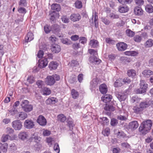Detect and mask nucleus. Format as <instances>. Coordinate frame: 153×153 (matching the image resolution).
<instances>
[{
    "mask_svg": "<svg viewBox=\"0 0 153 153\" xmlns=\"http://www.w3.org/2000/svg\"><path fill=\"white\" fill-rule=\"evenodd\" d=\"M152 126L151 120H147L143 122L139 128V131L142 134H145L151 129Z\"/></svg>",
    "mask_w": 153,
    "mask_h": 153,
    "instance_id": "nucleus-1",
    "label": "nucleus"
},
{
    "mask_svg": "<svg viewBox=\"0 0 153 153\" xmlns=\"http://www.w3.org/2000/svg\"><path fill=\"white\" fill-rule=\"evenodd\" d=\"M60 79L59 75L54 74L52 76H48L45 79V82L48 85H52L56 81H59Z\"/></svg>",
    "mask_w": 153,
    "mask_h": 153,
    "instance_id": "nucleus-2",
    "label": "nucleus"
},
{
    "mask_svg": "<svg viewBox=\"0 0 153 153\" xmlns=\"http://www.w3.org/2000/svg\"><path fill=\"white\" fill-rule=\"evenodd\" d=\"M140 88L135 90V92L137 94H143L146 92L148 87V85L144 80H140Z\"/></svg>",
    "mask_w": 153,
    "mask_h": 153,
    "instance_id": "nucleus-3",
    "label": "nucleus"
},
{
    "mask_svg": "<svg viewBox=\"0 0 153 153\" xmlns=\"http://www.w3.org/2000/svg\"><path fill=\"white\" fill-rule=\"evenodd\" d=\"M21 106L23 110L27 112H30L33 109V105L29 104V102L27 100H24L22 101Z\"/></svg>",
    "mask_w": 153,
    "mask_h": 153,
    "instance_id": "nucleus-4",
    "label": "nucleus"
},
{
    "mask_svg": "<svg viewBox=\"0 0 153 153\" xmlns=\"http://www.w3.org/2000/svg\"><path fill=\"white\" fill-rule=\"evenodd\" d=\"M12 127L16 130H19L22 128V123L19 120L13 121L12 123Z\"/></svg>",
    "mask_w": 153,
    "mask_h": 153,
    "instance_id": "nucleus-5",
    "label": "nucleus"
},
{
    "mask_svg": "<svg viewBox=\"0 0 153 153\" xmlns=\"http://www.w3.org/2000/svg\"><path fill=\"white\" fill-rule=\"evenodd\" d=\"M48 64L47 59V58L43 57L39 60L38 66L40 68H42L45 67Z\"/></svg>",
    "mask_w": 153,
    "mask_h": 153,
    "instance_id": "nucleus-6",
    "label": "nucleus"
},
{
    "mask_svg": "<svg viewBox=\"0 0 153 153\" xmlns=\"http://www.w3.org/2000/svg\"><path fill=\"white\" fill-rule=\"evenodd\" d=\"M37 123L42 126H44L46 125L47 120L42 115L39 116L37 120Z\"/></svg>",
    "mask_w": 153,
    "mask_h": 153,
    "instance_id": "nucleus-7",
    "label": "nucleus"
},
{
    "mask_svg": "<svg viewBox=\"0 0 153 153\" xmlns=\"http://www.w3.org/2000/svg\"><path fill=\"white\" fill-rule=\"evenodd\" d=\"M100 84L99 81L97 78L93 79L90 82V89L92 91Z\"/></svg>",
    "mask_w": 153,
    "mask_h": 153,
    "instance_id": "nucleus-8",
    "label": "nucleus"
},
{
    "mask_svg": "<svg viewBox=\"0 0 153 153\" xmlns=\"http://www.w3.org/2000/svg\"><path fill=\"white\" fill-rule=\"evenodd\" d=\"M34 122L31 120H27L24 122V126L27 129L32 128L34 127Z\"/></svg>",
    "mask_w": 153,
    "mask_h": 153,
    "instance_id": "nucleus-9",
    "label": "nucleus"
},
{
    "mask_svg": "<svg viewBox=\"0 0 153 153\" xmlns=\"http://www.w3.org/2000/svg\"><path fill=\"white\" fill-rule=\"evenodd\" d=\"M51 29L52 31L55 34H57L59 37H62L61 35H60L59 33L60 31V29L59 26L57 25H52L51 26Z\"/></svg>",
    "mask_w": 153,
    "mask_h": 153,
    "instance_id": "nucleus-10",
    "label": "nucleus"
},
{
    "mask_svg": "<svg viewBox=\"0 0 153 153\" xmlns=\"http://www.w3.org/2000/svg\"><path fill=\"white\" fill-rule=\"evenodd\" d=\"M116 46L118 50L120 51H124L127 48V45L124 42L118 43L117 44Z\"/></svg>",
    "mask_w": 153,
    "mask_h": 153,
    "instance_id": "nucleus-11",
    "label": "nucleus"
},
{
    "mask_svg": "<svg viewBox=\"0 0 153 153\" xmlns=\"http://www.w3.org/2000/svg\"><path fill=\"white\" fill-rule=\"evenodd\" d=\"M139 124L137 121H134L130 122L128 125L129 128L132 130H135L138 127Z\"/></svg>",
    "mask_w": 153,
    "mask_h": 153,
    "instance_id": "nucleus-12",
    "label": "nucleus"
},
{
    "mask_svg": "<svg viewBox=\"0 0 153 153\" xmlns=\"http://www.w3.org/2000/svg\"><path fill=\"white\" fill-rule=\"evenodd\" d=\"M27 114L24 112H19L16 115V118L21 120L25 119L27 118Z\"/></svg>",
    "mask_w": 153,
    "mask_h": 153,
    "instance_id": "nucleus-13",
    "label": "nucleus"
},
{
    "mask_svg": "<svg viewBox=\"0 0 153 153\" xmlns=\"http://www.w3.org/2000/svg\"><path fill=\"white\" fill-rule=\"evenodd\" d=\"M51 49L52 51L55 53H58L61 51L60 46L56 44H53Z\"/></svg>",
    "mask_w": 153,
    "mask_h": 153,
    "instance_id": "nucleus-14",
    "label": "nucleus"
},
{
    "mask_svg": "<svg viewBox=\"0 0 153 153\" xmlns=\"http://www.w3.org/2000/svg\"><path fill=\"white\" fill-rule=\"evenodd\" d=\"M19 101H16L15 102L13 108L10 111L12 115H13L17 112V110L16 107L19 105Z\"/></svg>",
    "mask_w": 153,
    "mask_h": 153,
    "instance_id": "nucleus-15",
    "label": "nucleus"
},
{
    "mask_svg": "<svg viewBox=\"0 0 153 153\" xmlns=\"http://www.w3.org/2000/svg\"><path fill=\"white\" fill-rule=\"evenodd\" d=\"M81 19V16L78 13L72 14L70 16V19L72 21L75 22L79 21Z\"/></svg>",
    "mask_w": 153,
    "mask_h": 153,
    "instance_id": "nucleus-16",
    "label": "nucleus"
},
{
    "mask_svg": "<svg viewBox=\"0 0 153 153\" xmlns=\"http://www.w3.org/2000/svg\"><path fill=\"white\" fill-rule=\"evenodd\" d=\"M18 136L19 139L24 140H27L28 135V133L26 132H21L19 134Z\"/></svg>",
    "mask_w": 153,
    "mask_h": 153,
    "instance_id": "nucleus-17",
    "label": "nucleus"
},
{
    "mask_svg": "<svg viewBox=\"0 0 153 153\" xmlns=\"http://www.w3.org/2000/svg\"><path fill=\"white\" fill-rule=\"evenodd\" d=\"M99 90L102 94H106L108 91V88L106 85L105 84H102L99 87Z\"/></svg>",
    "mask_w": 153,
    "mask_h": 153,
    "instance_id": "nucleus-18",
    "label": "nucleus"
},
{
    "mask_svg": "<svg viewBox=\"0 0 153 153\" xmlns=\"http://www.w3.org/2000/svg\"><path fill=\"white\" fill-rule=\"evenodd\" d=\"M150 105V102L144 101L140 103L139 106L143 110L144 108L148 107Z\"/></svg>",
    "mask_w": 153,
    "mask_h": 153,
    "instance_id": "nucleus-19",
    "label": "nucleus"
},
{
    "mask_svg": "<svg viewBox=\"0 0 153 153\" xmlns=\"http://www.w3.org/2000/svg\"><path fill=\"white\" fill-rule=\"evenodd\" d=\"M33 33L30 32H28L25 38V42H30L33 39Z\"/></svg>",
    "mask_w": 153,
    "mask_h": 153,
    "instance_id": "nucleus-20",
    "label": "nucleus"
},
{
    "mask_svg": "<svg viewBox=\"0 0 153 153\" xmlns=\"http://www.w3.org/2000/svg\"><path fill=\"white\" fill-rule=\"evenodd\" d=\"M90 62L92 63H95L96 64H99L101 62V60L97 58L96 56H92L89 58Z\"/></svg>",
    "mask_w": 153,
    "mask_h": 153,
    "instance_id": "nucleus-21",
    "label": "nucleus"
},
{
    "mask_svg": "<svg viewBox=\"0 0 153 153\" xmlns=\"http://www.w3.org/2000/svg\"><path fill=\"white\" fill-rule=\"evenodd\" d=\"M112 97L111 95L107 94L102 98V100L105 102H108L111 101Z\"/></svg>",
    "mask_w": 153,
    "mask_h": 153,
    "instance_id": "nucleus-22",
    "label": "nucleus"
},
{
    "mask_svg": "<svg viewBox=\"0 0 153 153\" xmlns=\"http://www.w3.org/2000/svg\"><path fill=\"white\" fill-rule=\"evenodd\" d=\"M142 74L145 77H149L153 74V72L150 70L146 69L143 71Z\"/></svg>",
    "mask_w": 153,
    "mask_h": 153,
    "instance_id": "nucleus-23",
    "label": "nucleus"
},
{
    "mask_svg": "<svg viewBox=\"0 0 153 153\" xmlns=\"http://www.w3.org/2000/svg\"><path fill=\"white\" fill-rule=\"evenodd\" d=\"M115 133L117 135V137L120 139H126L127 137L126 135L122 131H119Z\"/></svg>",
    "mask_w": 153,
    "mask_h": 153,
    "instance_id": "nucleus-24",
    "label": "nucleus"
},
{
    "mask_svg": "<svg viewBox=\"0 0 153 153\" xmlns=\"http://www.w3.org/2000/svg\"><path fill=\"white\" fill-rule=\"evenodd\" d=\"M89 45L92 48H97L99 46V42L98 41L96 40H91L89 43Z\"/></svg>",
    "mask_w": 153,
    "mask_h": 153,
    "instance_id": "nucleus-25",
    "label": "nucleus"
},
{
    "mask_svg": "<svg viewBox=\"0 0 153 153\" xmlns=\"http://www.w3.org/2000/svg\"><path fill=\"white\" fill-rule=\"evenodd\" d=\"M134 12L136 15H141L143 13V10L140 7L137 6L134 8Z\"/></svg>",
    "mask_w": 153,
    "mask_h": 153,
    "instance_id": "nucleus-26",
    "label": "nucleus"
},
{
    "mask_svg": "<svg viewBox=\"0 0 153 153\" xmlns=\"http://www.w3.org/2000/svg\"><path fill=\"white\" fill-rule=\"evenodd\" d=\"M58 66V64L56 62L52 61L49 63V68L51 70H55L57 68Z\"/></svg>",
    "mask_w": 153,
    "mask_h": 153,
    "instance_id": "nucleus-27",
    "label": "nucleus"
},
{
    "mask_svg": "<svg viewBox=\"0 0 153 153\" xmlns=\"http://www.w3.org/2000/svg\"><path fill=\"white\" fill-rule=\"evenodd\" d=\"M129 8L126 5H124L119 7L118 8V10L119 12L121 13H125L128 12Z\"/></svg>",
    "mask_w": 153,
    "mask_h": 153,
    "instance_id": "nucleus-28",
    "label": "nucleus"
},
{
    "mask_svg": "<svg viewBox=\"0 0 153 153\" xmlns=\"http://www.w3.org/2000/svg\"><path fill=\"white\" fill-rule=\"evenodd\" d=\"M57 102V100L56 98L54 97H51L49 98L46 100L45 101L46 104H54Z\"/></svg>",
    "mask_w": 153,
    "mask_h": 153,
    "instance_id": "nucleus-29",
    "label": "nucleus"
},
{
    "mask_svg": "<svg viewBox=\"0 0 153 153\" xmlns=\"http://www.w3.org/2000/svg\"><path fill=\"white\" fill-rule=\"evenodd\" d=\"M122 80V79L119 78L117 79L114 83V86L115 87H118L122 86L123 85Z\"/></svg>",
    "mask_w": 153,
    "mask_h": 153,
    "instance_id": "nucleus-30",
    "label": "nucleus"
},
{
    "mask_svg": "<svg viewBox=\"0 0 153 153\" xmlns=\"http://www.w3.org/2000/svg\"><path fill=\"white\" fill-rule=\"evenodd\" d=\"M127 95L124 93H120L117 95V97L120 101H124L126 98Z\"/></svg>",
    "mask_w": 153,
    "mask_h": 153,
    "instance_id": "nucleus-31",
    "label": "nucleus"
},
{
    "mask_svg": "<svg viewBox=\"0 0 153 153\" xmlns=\"http://www.w3.org/2000/svg\"><path fill=\"white\" fill-rule=\"evenodd\" d=\"M127 74L129 77H133L136 75V71L133 69H129L128 70Z\"/></svg>",
    "mask_w": 153,
    "mask_h": 153,
    "instance_id": "nucleus-32",
    "label": "nucleus"
},
{
    "mask_svg": "<svg viewBox=\"0 0 153 153\" xmlns=\"http://www.w3.org/2000/svg\"><path fill=\"white\" fill-rule=\"evenodd\" d=\"M104 109L106 111H113L115 110L114 107L112 105L107 103L105 106L104 107Z\"/></svg>",
    "mask_w": 153,
    "mask_h": 153,
    "instance_id": "nucleus-33",
    "label": "nucleus"
},
{
    "mask_svg": "<svg viewBox=\"0 0 153 153\" xmlns=\"http://www.w3.org/2000/svg\"><path fill=\"white\" fill-rule=\"evenodd\" d=\"M153 45V40L149 39L145 43V46L146 48H149Z\"/></svg>",
    "mask_w": 153,
    "mask_h": 153,
    "instance_id": "nucleus-34",
    "label": "nucleus"
},
{
    "mask_svg": "<svg viewBox=\"0 0 153 153\" xmlns=\"http://www.w3.org/2000/svg\"><path fill=\"white\" fill-rule=\"evenodd\" d=\"M51 9L53 10L59 11L60 10L61 7L60 5L57 4H54L51 5Z\"/></svg>",
    "mask_w": 153,
    "mask_h": 153,
    "instance_id": "nucleus-35",
    "label": "nucleus"
},
{
    "mask_svg": "<svg viewBox=\"0 0 153 153\" xmlns=\"http://www.w3.org/2000/svg\"><path fill=\"white\" fill-rule=\"evenodd\" d=\"M146 11L149 13H152L153 12V7L150 4L147 5L145 7Z\"/></svg>",
    "mask_w": 153,
    "mask_h": 153,
    "instance_id": "nucleus-36",
    "label": "nucleus"
},
{
    "mask_svg": "<svg viewBox=\"0 0 153 153\" xmlns=\"http://www.w3.org/2000/svg\"><path fill=\"white\" fill-rule=\"evenodd\" d=\"M71 94L72 97L74 99H76L79 96V93L78 92L76 91L74 89H72L71 91Z\"/></svg>",
    "mask_w": 153,
    "mask_h": 153,
    "instance_id": "nucleus-37",
    "label": "nucleus"
},
{
    "mask_svg": "<svg viewBox=\"0 0 153 153\" xmlns=\"http://www.w3.org/2000/svg\"><path fill=\"white\" fill-rule=\"evenodd\" d=\"M7 146L8 145L7 143H4L0 146V150L3 152H6L7 150Z\"/></svg>",
    "mask_w": 153,
    "mask_h": 153,
    "instance_id": "nucleus-38",
    "label": "nucleus"
},
{
    "mask_svg": "<svg viewBox=\"0 0 153 153\" xmlns=\"http://www.w3.org/2000/svg\"><path fill=\"white\" fill-rule=\"evenodd\" d=\"M43 94L48 95H49L51 92L50 89L46 87H44L42 90Z\"/></svg>",
    "mask_w": 153,
    "mask_h": 153,
    "instance_id": "nucleus-39",
    "label": "nucleus"
},
{
    "mask_svg": "<svg viewBox=\"0 0 153 153\" xmlns=\"http://www.w3.org/2000/svg\"><path fill=\"white\" fill-rule=\"evenodd\" d=\"M58 120L62 122H64L66 119V117L63 114H59L58 116Z\"/></svg>",
    "mask_w": 153,
    "mask_h": 153,
    "instance_id": "nucleus-40",
    "label": "nucleus"
},
{
    "mask_svg": "<svg viewBox=\"0 0 153 153\" xmlns=\"http://www.w3.org/2000/svg\"><path fill=\"white\" fill-rule=\"evenodd\" d=\"M133 110L134 112L136 114H138L143 111L142 109L140 107H139L136 106H135L133 107Z\"/></svg>",
    "mask_w": 153,
    "mask_h": 153,
    "instance_id": "nucleus-41",
    "label": "nucleus"
},
{
    "mask_svg": "<svg viewBox=\"0 0 153 153\" xmlns=\"http://www.w3.org/2000/svg\"><path fill=\"white\" fill-rule=\"evenodd\" d=\"M126 33L127 35L129 37H132L135 34L134 32L130 29H127L126 30Z\"/></svg>",
    "mask_w": 153,
    "mask_h": 153,
    "instance_id": "nucleus-42",
    "label": "nucleus"
},
{
    "mask_svg": "<svg viewBox=\"0 0 153 153\" xmlns=\"http://www.w3.org/2000/svg\"><path fill=\"white\" fill-rule=\"evenodd\" d=\"M106 43L109 45H114L115 44V41L110 38H107L105 39Z\"/></svg>",
    "mask_w": 153,
    "mask_h": 153,
    "instance_id": "nucleus-43",
    "label": "nucleus"
},
{
    "mask_svg": "<svg viewBox=\"0 0 153 153\" xmlns=\"http://www.w3.org/2000/svg\"><path fill=\"white\" fill-rule=\"evenodd\" d=\"M142 39V36L140 35H137L134 37V40L136 42H140Z\"/></svg>",
    "mask_w": 153,
    "mask_h": 153,
    "instance_id": "nucleus-44",
    "label": "nucleus"
},
{
    "mask_svg": "<svg viewBox=\"0 0 153 153\" xmlns=\"http://www.w3.org/2000/svg\"><path fill=\"white\" fill-rule=\"evenodd\" d=\"M110 131L109 128H107L102 131V133L104 136H108L110 134Z\"/></svg>",
    "mask_w": 153,
    "mask_h": 153,
    "instance_id": "nucleus-45",
    "label": "nucleus"
},
{
    "mask_svg": "<svg viewBox=\"0 0 153 153\" xmlns=\"http://www.w3.org/2000/svg\"><path fill=\"white\" fill-rule=\"evenodd\" d=\"M44 30L46 33H48L52 30L51 27L48 25H46L44 27Z\"/></svg>",
    "mask_w": 153,
    "mask_h": 153,
    "instance_id": "nucleus-46",
    "label": "nucleus"
},
{
    "mask_svg": "<svg viewBox=\"0 0 153 153\" xmlns=\"http://www.w3.org/2000/svg\"><path fill=\"white\" fill-rule=\"evenodd\" d=\"M140 99L137 96H133L131 99V102L133 103L138 102L140 101Z\"/></svg>",
    "mask_w": 153,
    "mask_h": 153,
    "instance_id": "nucleus-47",
    "label": "nucleus"
},
{
    "mask_svg": "<svg viewBox=\"0 0 153 153\" xmlns=\"http://www.w3.org/2000/svg\"><path fill=\"white\" fill-rule=\"evenodd\" d=\"M75 7L79 9L81 8L82 7V2L79 1H76L75 3Z\"/></svg>",
    "mask_w": 153,
    "mask_h": 153,
    "instance_id": "nucleus-48",
    "label": "nucleus"
},
{
    "mask_svg": "<svg viewBox=\"0 0 153 153\" xmlns=\"http://www.w3.org/2000/svg\"><path fill=\"white\" fill-rule=\"evenodd\" d=\"M36 84L39 88H42L43 86L44 82L42 80H39L36 82Z\"/></svg>",
    "mask_w": 153,
    "mask_h": 153,
    "instance_id": "nucleus-49",
    "label": "nucleus"
},
{
    "mask_svg": "<svg viewBox=\"0 0 153 153\" xmlns=\"http://www.w3.org/2000/svg\"><path fill=\"white\" fill-rule=\"evenodd\" d=\"M62 42L65 44L69 45L71 44V42L67 39H63L62 40Z\"/></svg>",
    "mask_w": 153,
    "mask_h": 153,
    "instance_id": "nucleus-50",
    "label": "nucleus"
},
{
    "mask_svg": "<svg viewBox=\"0 0 153 153\" xmlns=\"http://www.w3.org/2000/svg\"><path fill=\"white\" fill-rule=\"evenodd\" d=\"M137 54V53L135 51H129L126 52V54L128 55H131L132 56H136Z\"/></svg>",
    "mask_w": 153,
    "mask_h": 153,
    "instance_id": "nucleus-51",
    "label": "nucleus"
},
{
    "mask_svg": "<svg viewBox=\"0 0 153 153\" xmlns=\"http://www.w3.org/2000/svg\"><path fill=\"white\" fill-rule=\"evenodd\" d=\"M61 19L62 21L64 23H68L69 22V19L65 16H63L62 17Z\"/></svg>",
    "mask_w": 153,
    "mask_h": 153,
    "instance_id": "nucleus-52",
    "label": "nucleus"
},
{
    "mask_svg": "<svg viewBox=\"0 0 153 153\" xmlns=\"http://www.w3.org/2000/svg\"><path fill=\"white\" fill-rule=\"evenodd\" d=\"M87 41V39L84 37H81L79 38V42L81 43L84 44L86 43Z\"/></svg>",
    "mask_w": 153,
    "mask_h": 153,
    "instance_id": "nucleus-53",
    "label": "nucleus"
},
{
    "mask_svg": "<svg viewBox=\"0 0 153 153\" xmlns=\"http://www.w3.org/2000/svg\"><path fill=\"white\" fill-rule=\"evenodd\" d=\"M10 136L8 134L3 135L1 138V141L3 142H5L7 141Z\"/></svg>",
    "mask_w": 153,
    "mask_h": 153,
    "instance_id": "nucleus-54",
    "label": "nucleus"
},
{
    "mask_svg": "<svg viewBox=\"0 0 153 153\" xmlns=\"http://www.w3.org/2000/svg\"><path fill=\"white\" fill-rule=\"evenodd\" d=\"M118 1L121 4H130L132 1V0H118Z\"/></svg>",
    "mask_w": 153,
    "mask_h": 153,
    "instance_id": "nucleus-55",
    "label": "nucleus"
},
{
    "mask_svg": "<svg viewBox=\"0 0 153 153\" xmlns=\"http://www.w3.org/2000/svg\"><path fill=\"white\" fill-rule=\"evenodd\" d=\"M27 80L30 83L32 84L34 82V79L33 76H30L28 77Z\"/></svg>",
    "mask_w": 153,
    "mask_h": 153,
    "instance_id": "nucleus-56",
    "label": "nucleus"
},
{
    "mask_svg": "<svg viewBox=\"0 0 153 153\" xmlns=\"http://www.w3.org/2000/svg\"><path fill=\"white\" fill-rule=\"evenodd\" d=\"M54 149L57 153H59L60 151L59 148V144L57 143H56L54 144Z\"/></svg>",
    "mask_w": 153,
    "mask_h": 153,
    "instance_id": "nucleus-57",
    "label": "nucleus"
},
{
    "mask_svg": "<svg viewBox=\"0 0 153 153\" xmlns=\"http://www.w3.org/2000/svg\"><path fill=\"white\" fill-rule=\"evenodd\" d=\"M102 21L106 25H108L110 22V21L108 19L105 18H102Z\"/></svg>",
    "mask_w": 153,
    "mask_h": 153,
    "instance_id": "nucleus-58",
    "label": "nucleus"
},
{
    "mask_svg": "<svg viewBox=\"0 0 153 153\" xmlns=\"http://www.w3.org/2000/svg\"><path fill=\"white\" fill-rule=\"evenodd\" d=\"M117 123V121L116 119L113 118L111 119V124L112 126H114L116 125Z\"/></svg>",
    "mask_w": 153,
    "mask_h": 153,
    "instance_id": "nucleus-59",
    "label": "nucleus"
},
{
    "mask_svg": "<svg viewBox=\"0 0 153 153\" xmlns=\"http://www.w3.org/2000/svg\"><path fill=\"white\" fill-rule=\"evenodd\" d=\"M27 4L26 0H20L19 3V5L22 6H26Z\"/></svg>",
    "mask_w": 153,
    "mask_h": 153,
    "instance_id": "nucleus-60",
    "label": "nucleus"
},
{
    "mask_svg": "<svg viewBox=\"0 0 153 153\" xmlns=\"http://www.w3.org/2000/svg\"><path fill=\"white\" fill-rule=\"evenodd\" d=\"M117 118L118 120L121 121L126 120L127 119V118L126 116L121 115H118Z\"/></svg>",
    "mask_w": 153,
    "mask_h": 153,
    "instance_id": "nucleus-61",
    "label": "nucleus"
},
{
    "mask_svg": "<svg viewBox=\"0 0 153 153\" xmlns=\"http://www.w3.org/2000/svg\"><path fill=\"white\" fill-rule=\"evenodd\" d=\"M79 38V36L76 35H73L71 37V40L74 41L78 40Z\"/></svg>",
    "mask_w": 153,
    "mask_h": 153,
    "instance_id": "nucleus-62",
    "label": "nucleus"
},
{
    "mask_svg": "<svg viewBox=\"0 0 153 153\" xmlns=\"http://www.w3.org/2000/svg\"><path fill=\"white\" fill-rule=\"evenodd\" d=\"M88 51L90 54L91 55H93V56H95V55L97 54V51L94 49H89L88 50Z\"/></svg>",
    "mask_w": 153,
    "mask_h": 153,
    "instance_id": "nucleus-63",
    "label": "nucleus"
},
{
    "mask_svg": "<svg viewBox=\"0 0 153 153\" xmlns=\"http://www.w3.org/2000/svg\"><path fill=\"white\" fill-rule=\"evenodd\" d=\"M110 17L112 19H117L119 17V16L117 14L113 13H111L110 14Z\"/></svg>",
    "mask_w": 153,
    "mask_h": 153,
    "instance_id": "nucleus-64",
    "label": "nucleus"
}]
</instances>
